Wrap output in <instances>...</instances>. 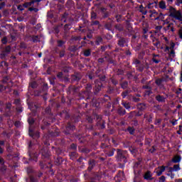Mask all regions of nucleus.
Masks as SVG:
<instances>
[{
  "mask_svg": "<svg viewBox=\"0 0 182 182\" xmlns=\"http://www.w3.org/2000/svg\"><path fill=\"white\" fill-rule=\"evenodd\" d=\"M169 12H170L169 16H172L176 19H178V21L181 20V18H182L181 13H180V11H177L176 9H174L173 6L169 7Z\"/></svg>",
  "mask_w": 182,
  "mask_h": 182,
  "instance_id": "f257e3e1",
  "label": "nucleus"
},
{
  "mask_svg": "<svg viewBox=\"0 0 182 182\" xmlns=\"http://www.w3.org/2000/svg\"><path fill=\"white\" fill-rule=\"evenodd\" d=\"M11 53V46H4L1 45L0 46V55L2 58L8 56Z\"/></svg>",
  "mask_w": 182,
  "mask_h": 182,
  "instance_id": "f03ea898",
  "label": "nucleus"
},
{
  "mask_svg": "<svg viewBox=\"0 0 182 182\" xmlns=\"http://www.w3.org/2000/svg\"><path fill=\"white\" fill-rule=\"evenodd\" d=\"M117 160L126 163V151H122L119 149H117Z\"/></svg>",
  "mask_w": 182,
  "mask_h": 182,
  "instance_id": "7ed1b4c3",
  "label": "nucleus"
},
{
  "mask_svg": "<svg viewBox=\"0 0 182 182\" xmlns=\"http://www.w3.org/2000/svg\"><path fill=\"white\" fill-rule=\"evenodd\" d=\"M95 87H94V93L95 95H97L100 90H102V88L103 87V84L100 80H95Z\"/></svg>",
  "mask_w": 182,
  "mask_h": 182,
  "instance_id": "20e7f679",
  "label": "nucleus"
},
{
  "mask_svg": "<svg viewBox=\"0 0 182 182\" xmlns=\"http://www.w3.org/2000/svg\"><path fill=\"white\" fill-rule=\"evenodd\" d=\"M28 132L29 136L33 139H39V132L33 131L32 127H29Z\"/></svg>",
  "mask_w": 182,
  "mask_h": 182,
  "instance_id": "39448f33",
  "label": "nucleus"
},
{
  "mask_svg": "<svg viewBox=\"0 0 182 182\" xmlns=\"http://www.w3.org/2000/svg\"><path fill=\"white\" fill-rule=\"evenodd\" d=\"M114 151H116V149L114 148L107 147L106 149H105V153L108 157H112L114 156Z\"/></svg>",
  "mask_w": 182,
  "mask_h": 182,
  "instance_id": "423d86ee",
  "label": "nucleus"
},
{
  "mask_svg": "<svg viewBox=\"0 0 182 182\" xmlns=\"http://www.w3.org/2000/svg\"><path fill=\"white\" fill-rule=\"evenodd\" d=\"M82 79V75L79 73H75L74 75H71V83H73L75 82H79Z\"/></svg>",
  "mask_w": 182,
  "mask_h": 182,
  "instance_id": "0eeeda50",
  "label": "nucleus"
},
{
  "mask_svg": "<svg viewBox=\"0 0 182 182\" xmlns=\"http://www.w3.org/2000/svg\"><path fill=\"white\" fill-rule=\"evenodd\" d=\"M3 83L4 85H6L7 87V89H9V87H12V81L9 79V77H5L3 79Z\"/></svg>",
  "mask_w": 182,
  "mask_h": 182,
  "instance_id": "6e6552de",
  "label": "nucleus"
},
{
  "mask_svg": "<svg viewBox=\"0 0 182 182\" xmlns=\"http://www.w3.org/2000/svg\"><path fill=\"white\" fill-rule=\"evenodd\" d=\"M163 82H164V78H156L155 80L156 85L159 86V89H164V85H163Z\"/></svg>",
  "mask_w": 182,
  "mask_h": 182,
  "instance_id": "1a4fd4ad",
  "label": "nucleus"
},
{
  "mask_svg": "<svg viewBox=\"0 0 182 182\" xmlns=\"http://www.w3.org/2000/svg\"><path fill=\"white\" fill-rule=\"evenodd\" d=\"M43 159H47V157H49V151L48 150V148H43L40 151Z\"/></svg>",
  "mask_w": 182,
  "mask_h": 182,
  "instance_id": "9d476101",
  "label": "nucleus"
},
{
  "mask_svg": "<svg viewBox=\"0 0 182 182\" xmlns=\"http://www.w3.org/2000/svg\"><path fill=\"white\" fill-rule=\"evenodd\" d=\"M70 93L75 95L79 92V87H75L73 85H70L68 88Z\"/></svg>",
  "mask_w": 182,
  "mask_h": 182,
  "instance_id": "9b49d317",
  "label": "nucleus"
},
{
  "mask_svg": "<svg viewBox=\"0 0 182 182\" xmlns=\"http://www.w3.org/2000/svg\"><path fill=\"white\" fill-rule=\"evenodd\" d=\"M85 93L88 97L92 95V85L90 83L87 84L85 87ZM87 99H89V97H87Z\"/></svg>",
  "mask_w": 182,
  "mask_h": 182,
  "instance_id": "f8f14e48",
  "label": "nucleus"
},
{
  "mask_svg": "<svg viewBox=\"0 0 182 182\" xmlns=\"http://www.w3.org/2000/svg\"><path fill=\"white\" fill-rule=\"evenodd\" d=\"M95 166H96V161L93 159H90L88 162V171H92Z\"/></svg>",
  "mask_w": 182,
  "mask_h": 182,
  "instance_id": "ddd939ff",
  "label": "nucleus"
},
{
  "mask_svg": "<svg viewBox=\"0 0 182 182\" xmlns=\"http://www.w3.org/2000/svg\"><path fill=\"white\" fill-rule=\"evenodd\" d=\"M131 93H132L131 90H126L122 92L121 96L122 99H126V97L130 96Z\"/></svg>",
  "mask_w": 182,
  "mask_h": 182,
  "instance_id": "4468645a",
  "label": "nucleus"
},
{
  "mask_svg": "<svg viewBox=\"0 0 182 182\" xmlns=\"http://www.w3.org/2000/svg\"><path fill=\"white\" fill-rule=\"evenodd\" d=\"M156 100H157V102H159L161 103H164L166 102V97H164V96H162L161 95H158L155 97Z\"/></svg>",
  "mask_w": 182,
  "mask_h": 182,
  "instance_id": "2eb2a0df",
  "label": "nucleus"
},
{
  "mask_svg": "<svg viewBox=\"0 0 182 182\" xmlns=\"http://www.w3.org/2000/svg\"><path fill=\"white\" fill-rule=\"evenodd\" d=\"M90 26H97L98 29H100V26H102V25H100V22L99 21H95V20H92Z\"/></svg>",
  "mask_w": 182,
  "mask_h": 182,
  "instance_id": "dca6fc26",
  "label": "nucleus"
},
{
  "mask_svg": "<svg viewBox=\"0 0 182 182\" xmlns=\"http://www.w3.org/2000/svg\"><path fill=\"white\" fill-rule=\"evenodd\" d=\"M117 113L119 114V116H124V114H126V109L122 107H119L117 109Z\"/></svg>",
  "mask_w": 182,
  "mask_h": 182,
  "instance_id": "f3484780",
  "label": "nucleus"
},
{
  "mask_svg": "<svg viewBox=\"0 0 182 182\" xmlns=\"http://www.w3.org/2000/svg\"><path fill=\"white\" fill-rule=\"evenodd\" d=\"M125 43H126V40H124V38L119 37L118 41L119 46H120L121 48H123Z\"/></svg>",
  "mask_w": 182,
  "mask_h": 182,
  "instance_id": "a211bd4d",
  "label": "nucleus"
},
{
  "mask_svg": "<svg viewBox=\"0 0 182 182\" xmlns=\"http://www.w3.org/2000/svg\"><path fill=\"white\" fill-rule=\"evenodd\" d=\"M137 108L140 112H143L144 110H146V104L144 103H139L137 105Z\"/></svg>",
  "mask_w": 182,
  "mask_h": 182,
  "instance_id": "6ab92c4d",
  "label": "nucleus"
},
{
  "mask_svg": "<svg viewBox=\"0 0 182 182\" xmlns=\"http://www.w3.org/2000/svg\"><path fill=\"white\" fill-rule=\"evenodd\" d=\"M91 21H96L97 19V14L95 11H92L90 14Z\"/></svg>",
  "mask_w": 182,
  "mask_h": 182,
  "instance_id": "aec40b11",
  "label": "nucleus"
},
{
  "mask_svg": "<svg viewBox=\"0 0 182 182\" xmlns=\"http://www.w3.org/2000/svg\"><path fill=\"white\" fill-rule=\"evenodd\" d=\"M112 28H113V24L112 22H107L105 25V28L107 29V31H112Z\"/></svg>",
  "mask_w": 182,
  "mask_h": 182,
  "instance_id": "412c9836",
  "label": "nucleus"
},
{
  "mask_svg": "<svg viewBox=\"0 0 182 182\" xmlns=\"http://www.w3.org/2000/svg\"><path fill=\"white\" fill-rule=\"evenodd\" d=\"M104 58L106 62H109V63H114V61L112 59V57H110L109 55H106Z\"/></svg>",
  "mask_w": 182,
  "mask_h": 182,
  "instance_id": "4be33fe9",
  "label": "nucleus"
},
{
  "mask_svg": "<svg viewBox=\"0 0 182 182\" xmlns=\"http://www.w3.org/2000/svg\"><path fill=\"white\" fill-rule=\"evenodd\" d=\"M166 171V166H161L159 168V170L156 171V174L157 176H160L161 174H163V172H164Z\"/></svg>",
  "mask_w": 182,
  "mask_h": 182,
  "instance_id": "5701e85b",
  "label": "nucleus"
},
{
  "mask_svg": "<svg viewBox=\"0 0 182 182\" xmlns=\"http://www.w3.org/2000/svg\"><path fill=\"white\" fill-rule=\"evenodd\" d=\"M173 163H180L181 161V156H175L172 159Z\"/></svg>",
  "mask_w": 182,
  "mask_h": 182,
  "instance_id": "b1692460",
  "label": "nucleus"
},
{
  "mask_svg": "<svg viewBox=\"0 0 182 182\" xmlns=\"http://www.w3.org/2000/svg\"><path fill=\"white\" fill-rule=\"evenodd\" d=\"M32 41L34 43H36V42H41V36H32Z\"/></svg>",
  "mask_w": 182,
  "mask_h": 182,
  "instance_id": "393cba45",
  "label": "nucleus"
},
{
  "mask_svg": "<svg viewBox=\"0 0 182 182\" xmlns=\"http://www.w3.org/2000/svg\"><path fill=\"white\" fill-rule=\"evenodd\" d=\"M57 43H58V46L59 47V48H63V49H65V41H62V40H58V41H57Z\"/></svg>",
  "mask_w": 182,
  "mask_h": 182,
  "instance_id": "a878e982",
  "label": "nucleus"
},
{
  "mask_svg": "<svg viewBox=\"0 0 182 182\" xmlns=\"http://www.w3.org/2000/svg\"><path fill=\"white\" fill-rule=\"evenodd\" d=\"M145 180H152L153 178H151V173H150V171H147L144 175Z\"/></svg>",
  "mask_w": 182,
  "mask_h": 182,
  "instance_id": "bb28decb",
  "label": "nucleus"
},
{
  "mask_svg": "<svg viewBox=\"0 0 182 182\" xmlns=\"http://www.w3.org/2000/svg\"><path fill=\"white\" fill-rule=\"evenodd\" d=\"M20 50H25V49H28V46L25 43H21L19 45Z\"/></svg>",
  "mask_w": 182,
  "mask_h": 182,
  "instance_id": "cd10ccee",
  "label": "nucleus"
},
{
  "mask_svg": "<svg viewBox=\"0 0 182 182\" xmlns=\"http://www.w3.org/2000/svg\"><path fill=\"white\" fill-rule=\"evenodd\" d=\"M114 28L115 29H117V31H119V32L123 31L124 29L123 26H122V24H116L114 26Z\"/></svg>",
  "mask_w": 182,
  "mask_h": 182,
  "instance_id": "c85d7f7f",
  "label": "nucleus"
},
{
  "mask_svg": "<svg viewBox=\"0 0 182 182\" xmlns=\"http://www.w3.org/2000/svg\"><path fill=\"white\" fill-rule=\"evenodd\" d=\"M42 0H31V2L26 3V6H32L33 4H35V2H41Z\"/></svg>",
  "mask_w": 182,
  "mask_h": 182,
  "instance_id": "c756f323",
  "label": "nucleus"
},
{
  "mask_svg": "<svg viewBox=\"0 0 182 182\" xmlns=\"http://www.w3.org/2000/svg\"><path fill=\"white\" fill-rule=\"evenodd\" d=\"M159 8L161 9H166V1H161L159 2Z\"/></svg>",
  "mask_w": 182,
  "mask_h": 182,
  "instance_id": "7c9ffc66",
  "label": "nucleus"
},
{
  "mask_svg": "<svg viewBox=\"0 0 182 182\" xmlns=\"http://www.w3.org/2000/svg\"><path fill=\"white\" fill-rule=\"evenodd\" d=\"M28 124H30V127H31L32 129H33V127H32V124H33V123H35V120H33V118L32 117H29L28 119Z\"/></svg>",
  "mask_w": 182,
  "mask_h": 182,
  "instance_id": "2f4dec72",
  "label": "nucleus"
},
{
  "mask_svg": "<svg viewBox=\"0 0 182 182\" xmlns=\"http://www.w3.org/2000/svg\"><path fill=\"white\" fill-rule=\"evenodd\" d=\"M127 86H129V82L127 81H124L121 83V87L122 89H127Z\"/></svg>",
  "mask_w": 182,
  "mask_h": 182,
  "instance_id": "473e14b6",
  "label": "nucleus"
},
{
  "mask_svg": "<svg viewBox=\"0 0 182 182\" xmlns=\"http://www.w3.org/2000/svg\"><path fill=\"white\" fill-rule=\"evenodd\" d=\"M67 130H75V126L72 125L71 123H68L66 127Z\"/></svg>",
  "mask_w": 182,
  "mask_h": 182,
  "instance_id": "72a5a7b5",
  "label": "nucleus"
},
{
  "mask_svg": "<svg viewBox=\"0 0 182 182\" xmlns=\"http://www.w3.org/2000/svg\"><path fill=\"white\" fill-rule=\"evenodd\" d=\"M127 132H129V134H134V128L132 127H129L127 128Z\"/></svg>",
  "mask_w": 182,
  "mask_h": 182,
  "instance_id": "f704fd0d",
  "label": "nucleus"
},
{
  "mask_svg": "<svg viewBox=\"0 0 182 182\" xmlns=\"http://www.w3.org/2000/svg\"><path fill=\"white\" fill-rule=\"evenodd\" d=\"M168 170V172L171 173H168L167 176H171V178H174V174H173V167H169Z\"/></svg>",
  "mask_w": 182,
  "mask_h": 182,
  "instance_id": "c9c22d12",
  "label": "nucleus"
},
{
  "mask_svg": "<svg viewBox=\"0 0 182 182\" xmlns=\"http://www.w3.org/2000/svg\"><path fill=\"white\" fill-rule=\"evenodd\" d=\"M103 41V38L100 36L97 37L96 39V44L97 45H100L101 42Z\"/></svg>",
  "mask_w": 182,
  "mask_h": 182,
  "instance_id": "e433bc0d",
  "label": "nucleus"
},
{
  "mask_svg": "<svg viewBox=\"0 0 182 182\" xmlns=\"http://www.w3.org/2000/svg\"><path fill=\"white\" fill-rule=\"evenodd\" d=\"M7 87L6 85H0V92H4V90H6Z\"/></svg>",
  "mask_w": 182,
  "mask_h": 182,
  "instance_id": "4c0bfd02",
  "label": "nucleus"
},
{
  "mask_svg": "<svg viewBox=\"0 0 182 182\" xmlns=\"http://www.w3.org/2000/svg\"><path fill=\"white\" fill-rule=\"evenodd\" d=\"M97 9L102 12V14H105V12H107V9L105 7L98 6Z\"/></svg>",
  "mask_w": 182,
  "mask_h": 182,
  "instance_id": "58836bf2",
  "label": "nucleus"
},
{
  "mask_svg": "<svg viewBox=\"0 0 182 182\" xmlns=\"http://www.w3.org/2000/svg\"><path fill=\"white\" fill-rule=\"evenodd\" d=\"M69 50L70 52H76V50H77V47L75 46H72L69 48Z\"/></svg>",
  "mask_w": 182,
  "mask_h": 182,
  "instance_id": "ea45409f",
  "label": "nucleus"
},
{
  "mask_svg": "<svg viewBox=\"0 0 182 182\" xmlns=\"http://www.w3.org/2000/svg\"><path fill=\"white\" fill-rule=\"evenodd\" d=\"M97 124L100 126L101 129H105V122L103 120H100Z\"/></svg>",
  "mask_w": 182,
  "mask_h": 182,
  "instance_id": "a19ab883",
  "label": "nucleus"
},
{
  "mask_svg": "<svg viewBox=\"0 0 182 182\" xmlns=\"http://www.w3.org/2000/svg\"><path fill=\"white\" fill-rule=\"evenodd\" d=\"M71 39H72V41H80V39H82V38H81L80 36H72Z\"/></svg>",
  "mask_w": 182,
  "mask_h": 182,
  "instance_id": "79ce46f5",
  "label": "nucleus"
},
{
  "mask_svg": "<svg viewBox=\"0 0 182 182\" xmlns=\"http://www.w3.org/2000/svg\"><path fill=\"white\" fill-rule=\"evenodd\" d=\"M1 43L3 45H6V43H8V38H6V36L4 37L1 39Z\"/></svg>",
  "mask_w": 182,
  "mask_h": 182,
  "instance_id": "37998d69",
  "label": "nucleus"
},
{
  "mask_svg": "<svg viewBox=\"0 0 182 182\" xmlns=\"http://www.w3.org/2000/svg\"><path fill=\"white\" fill-rule=\"evenodd\" d=\"M122 106H124L125 109H130V104L129 102H122Z\"/></svg>",
  "mask_w": 182,
  "mask_h": 182,
  "instance_id": "c03bdc74",
  "label": "nucleus"
},
{
  "mask_svg": "<svg viewBox=\"0 0 182 182\" xmlns=\"http://www.w3.org/2000/svg\"><path fill=\"white\" fill-rule=\"evenodd\" d=\"M115 18L117 19V22H122V15L117 14L115 16Z\"/></svg>",
  "mask_w": 182,
  "mask_h": 182,
  "instance_id": "a18cd8bd",
  "label": "nucleus"
},
{
  "mask_svg": "<svg viewBox=\"0 0 182 182\" xmlns=\"http://www.w3.org/2000/svg\"><path fill=\"white\" fill-rule=\"evenodd\" d=\"M129 151H131V153L132 154H136V152L137 151V149H136L134 147H131V148H129Z\"/></svg>",
  "mask_w": 182,
  "mask_h": 182,
  "instance_id": "49530a36",
  "label": "nucleus"
},
{
  "mask_svg": "<svg viewBox=\"0 0 182 182\" xmlns=\"http://www.w3.org/2000/svg\"><path fill=\"white\" fill-rule=\"evenodd\" d=\"M90 53H91V50H90V49H88V50H85V51H84V55H85V56H90Z\"/></svg>",
  "mask_w": 182,
  "mask_h": 182,
  "instance_id": "de8ad7c7",
  "label": "nucleus"
},
{
  "mask_svg": "<svg viewBox=\"0 0 182 182\" xmlns=\"http://www.w3.org/2000/svg\"><path fill=\"white\" fill-rule=\"evenodd\" d=\"M127 77L129 80L133 79V74L132 73V72H128L127 73Z\"/></svg>",
  "mask_w": 182,
  "mask_h": 182,
  "instance_id": "09e8293b",
  "label": "nucleus"
},
{
  "mask_svg": "<svg viewBox=\"0 0 182 182\" xmlns=\"http://www.w3.org/2000/svg\"><path fill=\"white\" fill-rule=\"evenodd\" d=\"M65 53H66V51L65 50H62L59 53L60 58H63L65 56Z\"/></svg>",
  "mask_w": 182,
  "mask_h": 182,
  "instance_id": "8fccbe9b",
  "label": "nucleus"
},
{
  "mask_svg": "<svg viewBox=\"0 0 182 182\" xmlns=\"http://www.w3.org/2000/svg\"><path fill=\"white\" fill-rule=\"evenodd\" d=\"M173 170H174V171H178V170H180V165L179 164L174 165Z\"/></svg>",
  "mask_w": 182,
  "mask_h": 182,
  "instance_id": "3c124183",
  "label": "nucleus"
},
{
  "mask_svg": "<svg viewBox=\"0 0 182 182\" xmlns=\"http://www.w3.org/2000/svg\"><path fill=\"white\" fill-rule=\"evenodd\" d=\"M1 171L2 173H5V171H6V166H5V164H4L3 165H1Z\"/></svg>",
  "mask_w": 182,
  "mask_h": 182,
  "instance_id": "603ef678",
  "label": "nucleus"
},
{
  "mask_svg": "<svg viewBox=\"0 0 182 182\" xmlns=\"http://www.w3.org/2000/svg\"><path fill=\"white\" fill-rule=\"evenodd\" d=\"M31 87L32 89H36V87H38V84H36V82H33L31 83Z\"/></svg>",
  "mask_w": 182,
  "mask_h": 182,
  "instance_id": "864d4df0",
  "label": "nucleus"
},
{
  "mask_svg": "<svg viewBox=\"0 0 182 182\" xmlns=\"http://www.w3.org/2000/svg\"><path fill=\"white\" fill-rule=\"evenodd\" d=\"M81 151H82V153H86V154L90 153V150H89L87 148H82V149H81Z\"/></svg>",
  "mask_w": 182,
  "mask_h": 182,
  "instance_id": "5fc2aeb1",
  "label": "nucleus"
},
{
  "mask_svg": "<svg viewBox=\"0 0 182 182\" xmlns=\"http://www.w3.org/2000/svg\"><path fill=\"white\" fill-rule=\"evenodd\" d=\"M102 18H104V19L106 18H109V12L105 11V13H102Z\"/></svg>",
  "mask_w": 182,
  "mask_h": 182,
  "instance_id": "6e6d98bb",
  "label": "nucleus"
},
{
  "mask_svg": "<svg viewBox=\"0 0 182 182\" xmlns=\"http://www.w3.org/2000/svg\"><path fill=\"white\" fill-rule=\"evenodd\" d=\"M132 100H133V102H135L136 103H137V102H140V98H139L137 97H133Z\"/></svg>",
  "mask_w": 182,
  "mask_h": 182,
  "instance_id": "4d7b16f0",
  "label": "nucleus"
},
{
  "mask_svg": "<svg viewBox=\"0 0 182 182\" xmlns=\"http://www.w3.org/2000/svg\"><path fill=\"white\" fill-rule=\"evenodd\" d=\"M87 120L88 122V123H93V119L92 118V117H87Z\"/></svg>",
  "mask_w": 182,
  "mask_h": 182,
  "instance_id": "13d9d810",
  "label": "nucleus"
},
{
  "mask_svg": "<svg viewBox=\"0 0 182 182\" xmlns=\"http://www.w3.org/2000/svg\"><path fill=\"white\" fill-rule=\"evenodd\" d=\"M164 181H166V176H161L159 178V182H164Z\"/></svg>",
  "mask_w": 182,
  "mask_h": 182,
  "instance_id": "bf43d9fd",
  "label": "nucleus"
},
{
  "mask_svg": "<svg viewBox=\"0 0 182 182\" xmlns=\"http://www.w3.org/2000/svg\"><path fill=\"white\" fill-rule=\"evenodd\" d=\"M105 57L104 58H100L98 59V63L102 64V63H105Z\"/></svg>",
  "mask_w": 182,
  "mask_h": 182,
  "instance_id": "052dcab7",
  "label": "nucleus"
},
{
  "mask_svg": "<svg viewBox=\"0 0 182 182\" xmlns=\"http://www.w3.org/2000/svg\"><path fill=\"white\" fill-rule=\"evenodd\" d=\"M63 77V73L60 72L58 73L57 77H58V79H62Z\"/></svg>",
  "mask_w": 182,
  "mask_h": 182,
  "instance_id": "680f3d73",
  "label": "nucleus"
},
{
  "mask_svg": "<svg viewBox=\"0 0 182 182\" xmlns=\"http://www.w3.org/2000/svg\"><path fill=\"white\" fill-rule=\"evenodd\" d=\"M28 11H30L31 12H32V11H34V12H38V9L36 8H33V7H30L28 9Z\"/></svg>",
  "mask_w": 182,
  "mask_h": 182,
  "instance_id": "e2e57ef3",
  "label": "nucleus"
},
{
  "mask_svg": "<svg viewBox=\"0 0 182 182\" xmlns=\"http://www.w3.org/2000/svg\"><path fill=\"white\" fill-rule=\"evenodd\" d=\"M77 147V146L75 144H72L70 145V149H72V150H76Z\"/></svg>",
  "mask_w": 182,
  "mask_h": 182,
  "instance_id": "0e129e2a",
  "label": "nucleus"
},
{
  "mask_svg": "<svg viewBox=\"0 0 182 182\" xmlns=\"http://www.w3.org/2000/svg\"><path fill=\"white\" fill-rule=\"evenodd\" d=\"M30 157H33V160H36V159H38V154H33V155H30Z\"/></svg>",
  "mask_w": 182,
  "mask_h": 182,
  "instance_id": "69168bd1",
  "label": "nucleus"
},
{
  "mask_svg": "<svg viewBox=\"0 0 182 182\" xmlns=\"http://www.w3.org/2000/svg\"><path fill=\"white\" fill-rule=\"evenodd\" d=\"M134 63L136 65V68H138L137 65H140V60L135 59Z\"/></svg>",
  "mask_w": 182,
  "mask_h": 182,
  "instance_id": "338daca9",
  "label": "nucleus"
},
{
  "mask_svg": "<svg viewBox=\"0 0 182 182\" xmlns=\"http://www.w3.org/2000/svg\"><path fill=\"white\" fill-rule=\"evenodd\" d=\"M62 161H63L62 158L59 157L57 159L56 162L58 163V164H62Z\"/></svg>",
  "mask_w": 182,
  "mask_h": 182,
  "instance_id": "774afa93",
  "label": "nucleus"
}]
</instances>
